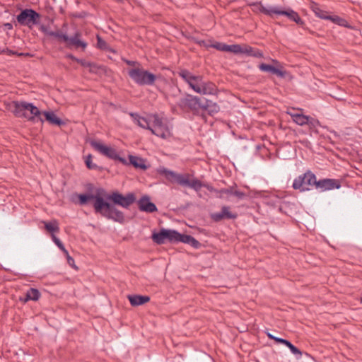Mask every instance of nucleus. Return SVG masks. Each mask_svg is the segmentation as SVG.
Instances as JSON below:
<instances>
[{
  "mask_svg": "<svg viewBox=\"0 0 362 362\" xmlns=\"http://www.w3.org/2000/svg\"><path fill=\"white\" fill-rule=\"evenodd\" d=\"M70 200L71 202L81 206H85L93 201L95 214H99L108 220L124 223L125 221L124 214L116 206L128 209L136 202V197L134 192H129L124 195L119 191L115 190L106 194L103 188H98L95 194L74 193Z\"/></svg>",
  "mask_w": 362,
  "mask_h": 362,
  "instance_id": "nucleus-1",
  "label": "nucleus"
},
{
  "mask_svg": "<svg viewBox=\"0 0 362 362\" xmlns=\"http://www.w3.org/2000/svg\"><path fill=\"white\" fill-rule=\"evenodd\" d=\"M6 109L16 117L25 118L33 123L40 122L42 124L45 121L42 117V111L32 103L13 100L6 105Z\"/></svg>",
  "mask_w": 362,
  "mask_h": 362,
  "instance_id": "nucleus-2",
  "label": "nucleus"
},
{
  "mask_svg": "<svg viewBox=\"0 0 362 362\" xmlns=\"http://www.w3.org/2000/svg\"><path fill=\"white\" fill-rule=\"evenodd\" d=\"M203 98L191 94L186 93L184 97L179 99L177 103V107L183 112H192L194 116H200L206 120L205 113L202 112Z\"/></svg>",
  "mask_w": 362,
  "mask_h": 362,
  "instance_id": "nucleus-3",
  "label": "nucleus"
},
{
  "mask_svg": "<svg viewBox=\"0 0 362 362\" xmlns=\"http://www.w3.org/2000/svg\"><path fill=\"white\" fill-rule=\"evenodd\" d=\"M162 173L164 175L165 177L172 183H177L181 186H187L189 187L195 191H199L203 187L202 182L197 179L193 178L190 179V175L187 174H179L174 171L163 169Z\"/></svg>",
  "mask_w": 362,
  "mask_h": 362,
  "instance_id": "nucleus-4",
  "label": "nucleus"
},
{
  "mask_svg": "<svg viewBox=\"0 0 362 362\" xmlns=\"http://www.w3.org/2000/svg\"><path fill=\"white\" fill-rule=\"evenodd\" d=\"M128 76L138 86H153L158 78L156 75L141 67L128 70Z\"/></svg>",
  "mask_w": 362,
  "mask_h": 362,
  "instance_id": "nucleus-5",
  "label": "nucleus"
},
{
  "mask_svg": "<svg viewBox=\"0 0 362 362\" xmlns=\"http://www.w3.org/2000/svg\"><path fill=\"white\" fill-rule=\"evenodd\" d=\"M49 36L56 38L59 42H65L68 48L74 47L78 49L81 47L83 50H85L88 46L87 42L80 39L81 33L79 32H76L72 37H69L66 34L63 33L61 30H57V31L50 32Z\"/></svg>",
  "mask_w": 362,
  "mask_h": 362,
  "instance_id": "nucleus-6",
  "label": "nucleus"
},
{
  "mask_svg": "<svg viewBox=\"0 0 362 362\" xmlns=\"http://www.w3.org/2000/svg\"><path fill=\"white\" fill-rule=\"evenodd\" d=\"M151 132L162 139H168L172 136L170 128L167 124L166 119L160 117L158 114L150 115Z\"/></svg>",
  "mask_w": 362,
  "mask_h": 362,
  "instance_id": "nucleus-7",
  "label": "nucleus"
},
{
  "mask_svg": "<svg viewBox=\"0 0 362 362\" xmlns=\"http://www.w3.org/2000/svg\"><path fill=\"white\" fill-rule=\"evenodd\" d=\"M181 235L176 230L161 228L158 232L152 233L151 239L158 245H163L166 241L174 244L180 243Z\"/></svg>",
  "mask_w": 362,
  "mask_h": 362,
  "instance_id": "nucleus-8",
  "label": "nucleus"
},
{
  "mask_svg": "<svg viewBox=\"0 0 362 362\" xmlns=\"http://www.w3.org/2000/svg\"><path fill=\"white\" fill-rule=\"evenodd\" d=\"M317 177L310 170H307L303 175L297 177L293 182V189L305 192L310 190L313 187H316Z\"/></svg>",
  "mask_w": 362,
  "mask_h": 362,
  "instance_id": "nucleus-9",
  "label": "nucleus"
},
{
  "mask_svg": "<svg viewBox=\"0 0 362 362\" xmlns=\"http://www.w3.org/2000/svg\"><path fill=\"white\" fill-rule=\"evenodd\" d=\"M41 15L33 8L22 9L16 16L18 23L32 28L33 25L40 23Z\"/></svg>",
  "mask_w": 362,
  "mask_h": 362,
  "instance_id": "nucleus-10",
  "label": "nucleus"
},
{
  "mask_svg": "<svg viewBox=\"0 0 362 362\" xmlns=\"http://www.w3.org/2000/svg\"><path fill=\"white\" fill-rule=\"evenodd\" d=\"M90 144L95 150L98 151L102 155L105 156L108 158L117 160L123 165H126L127 163V160L121 157L115 148L105 146L95 140H91L90 141Z\"/></svg>",
  "mask_w": 362,
  "mask_h": 362,
  "instance_id": "nucleus-11",
  "label": "nucleus"
},
{
  "mask_svg": "<svg viewBox=\"0 0 362 362\" xmlns=\"http://www.w3.org/2000/svg\"><path fill=\"white\" fill-rule=\"evenodd\" d=\"M177 74L187 83L189 86L196 92V89L202 83L203 76L201 75H194L186 69H181L177 71Z\"/></svg>",
  "mask_w": 362,
  "mask_h": 362,
  "instance_id": "nucleus-12",
  "label": "nucleus"
},
{
  "mask_svg": "<svg viewBox=\"0 0 362 362\" xmlns=\"http://www.w3.org/2000/svg\"><path fill=\"white\" fill-rule=\"evenodd\" d=\"M234 54H245L247 56L253 57L255 58H263L264 54L262 51L259 49L254 48L251 46L244 45L243 46L235 44Z\"/></svg>",
  "mask_w": 362,
  "mask_h": 362,
  "instance_id": "nucleus-13",
  "label": "nucleus"
},
{
  "mask_svg": "<svg viewBox=\"0 0 362 362\" xmlns=\"http://www.w3.org/2000/svg\"><path fill=\"white\" fill-rule=\"evenodd\" d=\"M216 192L219 194L218 197L221 199H226L230 196H235L238 199L242 200L247 197V194L237 189V185L234 183L233 186H230L228 188H222L218 190H216Z\"/></svg>",
  "mask_w": 362,
  "mask_h": 362,
  "instance_id": "nucleus-14",
  "label": "nucleus"
},
{
  "mask_svg": "<svg viewBox=\"0 0 362 362\" xmlns=\"http://www.w3.org/2000/svg\"><path fill=\"white\" fill-rule=\"evenodd\" d=\"M341 181L337 179L324 178L317 180V189L322 191L332 190L334 189H339L341 187Z\"/></svg>",
  "mask_w": 362,
  "mask_h": 362,
  "instance_id": "nucleus-15",
  "label": "nucleus"
},
{
  "mask_svg": "<svg viewBox=\"0 0 362 362\" xmlns=\"http://www.w3.org/2000/svg\"><path fill=\"white\" fill-rule=\"evenodd\" d=\"M138 208L141 211L146 213H153L158 211L156 205L151 202L150 197L148 195L142 196L137 202Z\"/></svg>",
  "mask_w": 362,
  "mask_h": 362,
  "instance_id": "nucleus-16",
  "label": "nucleus"
},
{
  "mask_svg": "<svg viewBox=\"0 0 362 362\" xmlns=\"http://www.w3.org/2000/svg\"><path fill=\"white\" fill-rule=\"evenodd\" d=\"M276 15L285 16L290 21L295 22L297 25L305 29L304 21L302 20V18L300 17L299 14L296 11L292 10L291 8L283 10L280 8H278Z\"/></svg>",
  "mask_w": 362,
  "mask_h": 362,
  "instance_id": "nucleus-17",
  "label": "nucleus"
},
{
  "mask_svg": "<svg viewBox=\"0 0 362 362\" xmlns=\"http://www.w3.org/2000/svg\"><path fill=\"white\" fill-rule=\"evenodd\" d=\"M238 214L229 211V206H223L220 212L211 214V218L215 222H219L223 219H235Z\"/></svg>",
  "mask_w": 362,
  "mask_h": 362,
  "instance_id": "nucleus-18",
  "label": "nucleus"
},
{
  "mask_svg": "<svg viewBox=\"0 0 362 362\" xmlns=\"http://www.w3.org/2000/svg\"><path fill=\"white\" fill-rule=\"evenodd\" d=\"M196 93L203 95H214L217 93V87L214 83L211 81H204L202 80V83L196 89Z\"/></svg>",
  "mask_w": 362,
  "mask_h": 362,
  "instance_id": "nucleus-19",
  "label": "nucleus"
},
{
  "mask_svg": "<svg viewBox=\"0 0 362 362\" xmlns=\"http://www.w3.org/2000/svg\"><path fill=\"white\" fill-rule=\"evenodd\" d=\"M252 6L253 11L259 12L264 13V15L269 16L270 17H273L274 14L277 13L278 8L276 6H269L265 7L261 1L255 2L250 5Z\"/></svg>",
  "mask_w": 362,
  "mask_h": 362,
  "instance_id": "nucleus-20",
  "label": "nucleus"
},
{
  "mask_svg": "<svg viewBox=\"0 0 362 362\" xmlns=\"http://www.w3.org/2000/svg\"><path fill=\"white\" fill-rule=\"evenodd\" d=\"M202 111H206L209 115L214 116L220 111V107L216 103L203 98Z\"/></svg>",
  "mask_w": 362,
  "mask_h": 362,
  "instance_id": "nucleus-21",
  "label": "nucleus"
},
{
  "mask_svg": "<svg viewBox=\"0 0 362 362\" xmlns=\"http://www.w3.org/2000/svg\"><path fill=\"white\" fill-rule=\"evenodd\" d=\"M125 165H132L136 169L146 170L148 168L149 165L146 164V160L136 156L129 155V161Z\"/></svg>",
  "mask_w": 362,
  "mask_h": 362,
  "instance_id": "nucleus-22",
  "label": "nucleus"
},
{
  "mask_svg": "<svg viewBox=\"0 0 362 362\" xmlns=\"http://www.w3.org/2000/svg\"><path fill=\"white\" fill-rule=\"evenodd\" d=\"M130 117L133 119V121L140 127L148 129L150 131L151 129V119H146V117L140 116L136 112H130Z\"/></svg>",
  "mask_w": 362,
  "mask_h": 362,
  "instance_id": "nucleus-23",
  "label": "nucleus"
},
{
  "mask_svg": "<svg viewBox=\"0 0 362 362\" xmlns=\"http://www.w3.org/2000/svg\"><path fill=\"white\" fill-rule=\"evenodd\" d=\"M42 115L45 117V120L50 124L61 127L65 124V122L53 111H42Z\"/></svg>",
  "mask_w": 362,
  "mask_h": 362,
  "instance_id": "nucleus-24",
  "label": "nucleus"
},
{
  "mask_svg": "<svg viewBox=\"0 0 362 362\" xmlns=\"http://www.w3.org/2000/svg\"><path fill=\"white\" fill-rule=\"evenodd\" d=\"M259 69L262 71L271 73L272 74L276 75L280 78H284L286 74V71L278 69L272 64L262 63L259 65Z\"/></svg>",
  "mask_w": 362,
  "mask_h": 362,
  "instance_id": "nucleus-25",
  "label": "nucleus"
},
{
  "mask_svg": "<svg viewBox=\"0 0 362 362\" xmlns=\"http://www.w3.org/2000/svg\"><path fill=\"white\" fill-rule=\"evenodd\" d=\"M209 42H210V45H209L210 47L215 48L216 49H217L218 51L228 52H232V53H233V52H234L235 44L234 45H226V44L221 42L214 41L213 39L209 40Z\"/></svg>",
  "mask_w": 362,
  "mask_h": 362,
  "instance_id": "nucleus-26",
  "label": "nucleus"
},
{
  "mask_svg": "<svg viewBox=\"0 0 362 362\" xmlns=\"http://www.w3.org/2000/svg\"><path fill=\"white\" fill-rule=\"evenodd\" d=\"M40 297V293L36 288H31L27 291L25 297H21L20 300L23 303H27L29 300L36 301Z\"/></svg>",
  "mask_w": 362,
  "mask_h": 362,
  "instance_id": "nucleus-27",
  "label": "nucleus"
},
{
  "mask_svg": "<svg viewBox=\"0 0 362 362\" xmlns=\"http://www.w3.org/2000/svg\"><path fill=\"white\" fill-rule=\"evenodd\" d=\"M128 299L132 306H138L149 301L150 298L147 296L129 295Z\"/></svg>",
  "mask_w": 362,
  "mask_h": 362,
  "instance_id": "nucleus-28",
  "label": "nucleus"
},
{
  "mask_svg": "<svg viewBox=\"0 0 362 362\" xmlns=\"http://www.w3.org/2000/svg\"><path fill=\"white\" fill-rule=\"evenodd\" d=\"M288 113L291 115L293 121L300 126L307 124V123L309 122L310 116H306L298 112H288Z\"/></svg>",
  "mask_w": 362,
  "mask_h": 362,
  "instance_id": "nucleus-29",
  "label": "nucleus"
},
{
  "mask_svg": "<svg viewBox=\"0 0 362 362\" xmlns=\"http://www.w3.org/2000/svg\"><path fill=\"white\" fill-rule=\"evenodd\" d=\"M44 224L45 229L50 233L51 235H54L55 233L59 232V223L57 220L51 221H42Z\"/></svg>",
  "mask_w": 362,
  "mask_h": 362,
  "instance_id": "nucleus-30",
  "label": "nucleus"
},
{
  "mask_svg": "<svg viewBox=\"0 0 362 362\" xmlns=\"http://www.w3.org/2000/svg\"><path fill=\"white\" fill-rule=\"evenodd\" d=\"M180 243L189 244L196 249L201 246V243L197 240H196L193 236L187 234H182Z\"/></svg>",
  "mask_w": 362,
  "mask_h": 362,
  "instance_id": "nucleus-31",
  "label": "nucleus"
},
{
  "mask_svg": "<svg viewBox=\"0 0 362 362\" xmlns=\"http://www.w3.org/2000/svg\"><path fill=\"white\" fill-rule=\"evenodd\" d=\"M89 72L95 74L99 76L107 75V67L104 65H100L92 62L89 69Z\"/></svg>",
  "mask_w": 362,
  "mask_h": 362,
  "instance_id": "nucleus-32",
  "label": "nucleus"
},
{
  "mask_svg": "<svg viewBox=\"0 0 362 362\" xmlns=\"http://www.w3.org/2000/svg\"><path fill=\"white\" fill-rule=\"evenodd\" d=\"M326 18H327V20H329V21L333 22L334 23H335L338 25L343 26L345 28H351V26L349 25L347 21L343 18H341L339 16H336V15L330 16L329 15L328 17H326Z\"/></svg>",
  "mask_w": 362,
  "mask_h": 362,
  "instance_id": "nucleus-33",
  "label": "nucleus"
},
{
  "mask_svg": "<svg viewBox=\"0 0 362 362\" xmlns=\"http://www.w3.org/2000/svg\"><path fill=\"white\" fill-rule=\"evenodd\" d=\"M311 9L315 13V16L320 18L321 19L327 20L326 17L329 16L327 11L322 10L319 5L316 3H313Z\"/></svg>",
  "mask_w": 362,
  "mask_h": 362,
  "instance_id": "nucleus-34",
  "label": "nucleus"
},
{
  "mask_svg": "<svg viewBox=\"0 0 362 362\" xmlns=\"http://www.w3.org/2000/svg\"><path fill=\"white\" fill-rule=\"evenodd\" d=\"M92 155L88 154L85 159V163L88 169L89 170H98L99 171H102L103 170V167H100L96 164L92 162Z\"/></svg>",
  "mask_w": 362,
  "mask_h": 362,
  "instance_id": "nucleus-35",
  "label": "nucleus"
},
{
  "mask_svg": "<svg viewBox=\"0 0 362 362\" xmlns=\"http://www.w3.org/2000/svg\"><path fill=\"white\" fill-rule=\"evenodd\" d=\"M187 39L194 43L199 45V46L204 47L208 49L210 47V42L208 41H205L204 40H199L198 37L195 36H188Z\"/></svg>",
  "mask_w": 362,
  "mask_h": 362,
  "instance_id": "nucleus-36",
  "label": "nucleus"
},
{
  "mask_svg": "<svg viewBox=\"0 0 362 362\" xmlns=\"http://www.w3.org/2000/svg\"><path fill=\"white\" fill-rule=\"evenodd\" d=\"M307 124L309 126L310 130L316 133L318 132L317 127L320 126V122L317 119L309 117V122L307 123Z\"/></svg>",
  "mask_w": 362,
  "mask_h": 362,
  "instance_id": "nucleus-37",
  "label": "nucleus"
},
{
  "mask_svg": "<svg viewBox=\"0 0 362 362\" xmlns=\"http://www.w3.org/2000/svg\"><path fill=\"white\" fill-rule=\"evenodd\" d=\"M97 47L103 50H106L108 47L107 43L98 35H97Z\"/></svg>",
  "mask_w": 362,
  "mask_h": 362,
  "instance_id": "nucleus-38",
  "label": "nucleus"
},
{
  "mask_svg": "<svg viewBox=\"0 0 362 362\" xmlns=\"http://www.w3.org/2000/svg\"><path fill=\"white\" fill-rule=\"evenodd\" d=\"M4 54H6L7 55H16L18 57L21 56H30L29 53H23V52H18L16 51L11 50L7 47H5V52Z\"/></svg>",
  "mask_w": 362,
  "mask_h": 362,
  "instance_id": "nucleus-39",
  "label": "nucleus"
},
{
  "mask_svg": "<svg viewBox=\"0 0 362 362\" xmlns=\"http://www.w3.org/2000/svg\"><path fill=\"white\" fill-rule=\"evenodd\" d=\"M290 351L293 354H294L297 358H300L302 356V351L298 349L296 346H295L293 344L289 348Z\"/></svg>",
  "mask_w": 362,
  "mask_h": 362,
  "instance_id": "nucleus-40",
  "label": "nucleus"
},
{
  "mask_svg": "<svg viewBox=\"0 0 362 362\" xmlns=\"http://www.w3.org/2000/svg\"><path fill=\"white\" fill-rule=\"evenodd\" d=\"M77 63H78L83 67H88L89 69L92 64V62H87L86 60L83 59H79Z\"/></svg>",
  "mask_w": 362,
  "mask_h": 362,
  "instance_id": "nucleus-41",
  "label": "nucleus"
},
{
  "mask_svg": "<svg viewBox=\"0 0 362 362\" xmlns=\"http://www.w3.org/2000/svg\"><path fill=\"white\" fill-rule=\"evenodd\" d=\"M67 262L68 264L71 266L74 269L77 270L78 269V267L75 265L74 264V259L70 257L69 255V254L67 255Z\"/></svg>",
  "mask_w": 362,
  "mask_h": 362,
  "instance_id": "nucleus-42",
  "label": "nucleus"
},
{
  "mask_svg": "<svg viewBox=\"0 0 362 362\" xmlns=\"http://www.w3.org/2000/svg\"><path fill=\"white\" fill-rule=\"evenodd\" d=\"M39 29L41 32L49 36L50 32H52V30H49L48 28L45 25H41Z\"/></svg>",
  "mask_w": 362,
  "mask_h": 362,
  "instance_id": "nucleus-43",
  "label": "nucleus"
},
{
  "mask_svg": "<svg viewBox=\"0 0 362 362\" xmlns=\"http://www.w3.org/2000/svg\"><path fill=\"white\" fill-rule=\"evenodd\" d=\"M66 58H67V59H71L72 61H74V62H78V59H79L78 58L76 57H75L74 54H67L66 55Z\"/></svg>",
  "mask_w": 362,
  "mask_h": 362,
  "instance_id": "nucleus-44",
  "label": "nucleus"
},
{
  "mask_svg": "<svg viewBox=\"0 0 362 362\" xmlns=\"http://www.w3.org/2000/svg\"><path fill=\"white\" fill-rule=\"evenodd\" d=\"M5 30H11L13 29V24L11 23H5L3 25Z\"/></svg>",
  "mask_w": 362,
  "mask_h": 362,
  "instance_id": "nucleus-45",
  "label": "nucleus"
},
{
  "mask_svg": "<svg viewBox=\"0 0 362 362\" xmlns=\"http://www.w3.org/2000/svg\"><path fill=\"white\" fill-rule=\"evenodd\" d=\"M125 62L127 65H129V66H135V65H138L139 67H140V64L137 62H135V61H131V60H125Z\"/></svg>",
  "mask_w": 362,
  "mask_h": 362,
  "instance_id": "nucleus-46",
  "label": "nucleus"
},
{
  "mask_svg": "<svg viewBox=\"0 0 362 362\" xmlns=\"http://www.w3.org/2000/svg\"><path fill=\"white\" fill-rule=\"evenodd\" d=\"M59 249H61L64 253L68 255L67 250L65 249L64 244L62 242L59 243V244L57 245Z\"/></svg>",
  "mask_w": 362,
  "mask_h": 362,
  "instance_id": "nucleus-47",
  "label": "nucleus"
},
{
  "mask_svg": "<svg viewBox=\"0 0 362 362\" xmlns=\"http://www.w3.org/2000/svg\"><path fill=\"white\" fill-rule=\"evenodd\" d=\"M51 237H52L53 242L56 245H58V244H59V243L62 242L55 235H51Z\"/></svg>",
  "mask_w": 362,
  "mask_h": 362,
  "instance_id": "nucleus-48",
  "label": "nucleus"
},
{
  "mask_svg": "<svg viewBox=\"0 0 362 362\" xmlns=\"http://www.w3.org/2000/svg\"><path fill=\"white\" fill-rule=\"evenodd\" d=\"M282 344H284L285 346H286L288 349L293 345V344H291L289 341L286 340V339H284V342Z\"/></svg>",
  "mask_w": 362,
  "mask_h": 362,
  "instance_id": "nucleus-49",
  "label": "nucleus"
},
{
  "mask_svg": "<svg viewBox=\"0 0 362 362\" xmlns=\"http://www.w3.org/2000/svg\"><path fill=\"white\" fill-rule=\"evenodd\" d=\"M284 339H283V338L276 337L275 338H274V340L275 341H276L277 343H280V344H283V342H284Z\"/></svg>",
  "mask_w": 362,
  "mask_h": 362,
  "instance_id": "nucleus-50",
  "label": "nucleus"
},
{
  "mask_svg": "<svg viewBox=\"0 0 362 362\" xmlns=\"http://www.w3.org/2000/svg\"><path fill=\"white\" fill-rule=\"evenodd\" d=\"M267 337L271 339H273L274 340V338H275L276 337H274V335H272L271 333L268 332L267 334Z\"/></svg>",
  "mask_w": 362,
  "mask_h": 362,
  "instance_id": "nucleus-51",
  "label": "nucleus"
},
{
  "mask_svg": "<svg viewBox=\"0 0 362 362\" xmlns=\"http://www.w3.org/2000/svg\"><path fill=\"white\" fill-rule=\"evenodd\" d=\"M5 52V47H0V54H4Z\"/></svg>",
  "mask_w": 362,
  "mask_h": 362,
  "instance_id": "nucleus-52",
  "label": "nucleus"
},
{
  "mask_svg": "<svg viewBox=\"0 0 362 362\" xmlns=\"http://www.w3.org/2000/svg\"><path fill=\"white\" fill-rule=\"evenodd\" d=\"M92 188H93V185L92 184H89L88 189L90 190Z\"/></svg>",
  "mask_w": 362,
  "mask_h": 362,
  "instance_id": "nucleus-53",
  "label": "nucleus"
},
{
  "mask_svg": "<svg viewBox=\"0 0 362 362\" xmlns=\"http://www.w3.org/2000/svg\"><path fill=\"white\" fill-rule=\"evenodd\" d=\"M117 2L119 3L122 2L123 0H115Z\"/></svg>",
  "mask_w": 362,
  "mask_h": 362,
  "instance_id": "nucleus-54",
  "label": "nucleus"
},
{
  "mask_svg": "<svg viewBox=\"0 0 362 362\" xmlns=\"http://www.w3.org/2000/svg\"><path fill=\"white\" fill-rule=\"evenodd\" d=\"M110 105L111 106H115V105L113 103H110Z\"/></svg>",
  "mask_w": 362,
  "mask_h": 362,
  "instance_id": "nucleus-55",
  "label": "nucleus"
},
{
  "mask_svg": "<svg viewBox=\"0 0 362 362\" xmlns=\"http://www.w3.org/2000/svg\"><path fill=\"white\" fill-rule=\"evenodd\" d=\"M360 301L362 303V297L361 298Z\"/></svg>",
  "mask_w": 362,
  "mask_h": 362,
  "instance_id": "nucleus-56",
  "label": "nucleus"
}]
</instances>
